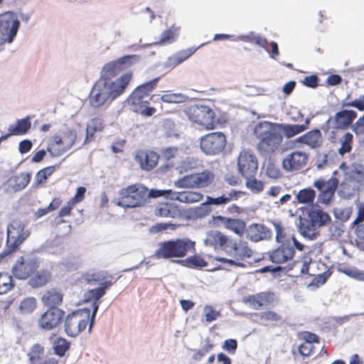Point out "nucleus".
<instances>
[{"instance_id": "1", "label": "nucleus", "mask_w": 364, "mask_h": 364, "mask_svg": "<svg viewBox=\"0 0 364 364\" xmlns=\"http://www.w3.org/2000/svg\"><path fill=\"white\" fill-rule=\"evenodd\" d=\"M116 205L124 208L142 207L149 203L150 198L161 196V190L149 189L141 184L136 183L122 188L119 192Z\"/></svg>"}, {"instance_id": "2", "label": "nucleus", "mask_w": 364, "mask_h": 364, "mask_svg": "<svg viewBox=\"0 0 364 364\" xmlns=\"http://www.w3.org/2000/svg\"><path fill=\"white\" fill-rule=\"evenodd\" d=\"M254 135L258 139L257 149L264 154L274 152L281 145L283 137L279 129V124L267 121L257 124Z\"/></svg>"}, {"instance_id": "3", "label": "nucleus", "mask_w": 364, "mask_h": 364, "mask_svg": "<svg viewBox=\"0 0 364 364\" xmlns=\"http://www.w3.org/2000/svg\"><path fill=\"white\" fill-rule=\"evenodd\" d=\"M127 79L125 77L124 82L115 86H112L111 83L104 80H98L92 86L89 95L90 106L95 108L108 106L114 100L124 92Z\"/></svg>"}, {"instance_id": "4", "label": "nucleus", "mask_w": 364, "mask_h": 364, "mask_svg": "<svg viewBox=\"0 0 364 364\" xmlns=\"http://www.w3.org/2000/svg\"><path fill=\"white\" fill-rule=\"evenodd\" d=\"M139 60V55H128L119 58L116 60L111 61L102 68L99 80H104L105 81L111 83L112 86H115L120 85L122 82H124V80L127 77L128 78L127 80V82H126L127 87L132 80V73L127 72L115 80H113V78L121 71L127 69L133 64L138 63Z\"/></svg>"}, {"instance_id": "5", "label": "nucleus", "mask_w": 364, "mask_h": 364, "mask_svg": "<svg viewBox=\"0 0 364 364\" xmlns=\"http://www.w3.org/2000/svg\"><path fill=\"white\" fill-rule=\"evenodd\" d=\"M159 77L144 83L138 86L127 98V102L132 105L133 111L146 116H151L155 112L154 107H148L149 100L154 96H150L149 92L156 86Z\"/></svg>"}, {"instance_id": "6", "label": "nucleus", "mask_w": 364, "mask_h": 364, "mask_svg": "<svg viewBox=\"0 0 364 364\" xmlns=\"http://www.w3.org/2000/svg\"><path fill=\"white\" fill-rule=\"evenodd\" d=\"M194 245L195 243L188 239L163 242L159 244V247L155 251V256L159 259L182 257L193 250Z\"/></svg>"}, {"instance_id": "7", "label": "nucleus", "mask_w": 364, "mask_h": 364, "mask_svg": "<svg viewBox=\"0 0 364 364\" xmlns=\"http://www.w3.org/2000/svg\"><path fill=\"white\" fill-rule=\"evenodd\" d=\"M77 140V132L75 129L67 127L54 134L48 145L47 151L51 156H62L69 151Z\"/></svg>"}, {"instance_id": "8", "label": "nucleus", "mask_w": 364, "mask_h": 364, "mask_svg": "<svg viewBox=\"0 0 364 364\" xmlns=\"http://www.w3.org/2000/svg\"><path fill=\"white\" fill-rule=\"evenodd\" d=\"M92 314H90V310L87 308L77 310L68 314L65 320L64 328L66 334L70 337H75L79 335L89 323V332L90 328Z\"/></svg>"}, {"instance_id": "9", "label": "nucleus", "mask_w": 364, "mask_h": 364, "mask_svg": "<svg viewBox=\"0 0 364 364\" xmlns=\"http://www.w3.org/2000/svg\"><path fill=\"white\" fill-rule=\"evenodd\" d=\"M225 252L232 259L220 257L218 261L228 263L232 266L244 267L245 265L241 262L245 258H249L252 255V250L249 247L247 243L240 240L236 242L230 238L228 245L225 247Z\"/></svg>"}, {"instance_id": "10", "label": "nucleus", "mask_w": 364, "mask_h": 364, "mask_svg": "<svg viewBox=\"0 0 364 364\" xmlns=\"http://www.w3.org/2000/svg\"><path fill=\"white\" fill-rule=\"evenodd\" d=\"M39 258L34 254H26L20 257L12 267L14 276L18 279H27L38 269Z\"/></svg>"}, {"instance_id": "11", "label": "nucleus", "mask_w": 364, "mask_h": 364, "mask_svg": "<svg viewBox=\"0 0 364 364\" xmlns=\"http://www.w3.org/2000/svg\"><path fill=\"white\" fill-rule=\"evenodd\" d=\"M19 26L20 21L15 13L9 11L0 15V46L14 41Z\"/></svg>"}, {"instance_id": "12", "label": "nucleus", "mask_w": 364, "mask_h": 364, "mask_svg": "<svg viewBox=\"0 0 364 364\" xmlns=\"http://www.w3.org/2000/svg\"><path fill=\"white\" fill-rule=\"evenodd\" d=\"M226 144L225 136L221 132L210 133L200 139V148L207 155L220 153Z\"/></svg>"}, {"instance_id": "13", "label": "nucleus", "mask_w": 364, "mask_h": 364, "mask_svg": "<svg viewBox=\"0 0 364 364\" xmlns=\"http://www.w3.org/2000/svg\"><path fill=\"white\" fill-rule=\"evenodd\" d=\"M237 169L244 178L255 176L258 170L256 156L248 151H242L237 157Z\"/></svg>"}, {"instance_id": "14", "label": "nucleus", "mask_w": 364, "mask_h": 364, "mask_svg": "<svg viewBox=\"0 0 364 364\" xmlns=\"http://www.w3.org/2000/svg\"><path fill=\"white\" fill-rule=\"evenodd\" d=\"M29 235L30 231L25 228L23 223L20 220H14L7 228V244L14 249Z\"/></svg>"}, {"instance_id": "15", "label": "nucleus", "mask_w": 364, "mask_h": 364, "mask_svg": "<svg viewBox=\"0 0 364 364\" xmlns=\"http://www.w3.org/2000/svg\"><path fill=\"white\" fill-rule=\"evenodd\" d=\"M186 114L190 120L200 125L208 127L213 123L214 112L208 106L192 105L188 109Z\"/></svg>"}, {"instance_id": "16", "label": "nucleus", "mask_w": 364, "mask_h": 364, "mask_svg": "<svg viewBox=\"0 0 364 364\" xmlns=\"http://www.w3.org/2000/svg\"><path fill=\"white\" fill-rule=\"evenodd\" d=\"M308 155L301 151L287 154L282 161L283 169L287 172H295L304 168L308 161Z\"/></svg>"}, {"instance_id": "17", "label": "nucleus", "mask_w": 364, "mask_h": 364, "mask_svg": "<svg viewBox=\"0 0 364 364\" xmlns=\"http://www.w3.org/2000/svg\"><path fill=\"white\" fill-rule=\"evenodd\" d=\"M101 287L87 291L84 294V300L85 302H92V318L91 320L90 328H92L97 312L99 309L100 302L99 300L106 293V290L112 285L111 281L103 280Z\"/></svg>"}, {"instance_id": "18", "label": "nucleus", "mask_w": 364, "mask_h": 364, "mask_svg": "<svg viewBox=\"0 0 364 364\" xmlns=\"http://www.w3.org/2000/svg\"><path fill=\"white\" fill-rule=\"evenodd\" d=\"M338 181L336 178H331L326 181L320 178L314 182V186L320 191L318 197V202L328 204L334 196Z\"/></svg>"}, {"instance_id": "19", "label": "nucleus", "mask_w": 364, "mask_h": 364, "mask_svg": "<svg viewBox=\"0 0 364 364\" xmlns=\"http://www.w3.org/2000/svg\"><path fill=\"white\" fill-rule=\"evenodd\" d=\"M65 315L64 311L58 308H49L40 316L38 324L40 328L51 331L60 323Z\"/></svg>"}, {"instance_id": "20", "label": "nucleus", "mask_w": 364, "mask_h": 364, "mask_svg": "<svg viewBox=\"0 0 364 364\" xmlns=\"http://www.w3.org/2000/svg\"><path fill=\"white\" fill-rule=\"evenodd\" d=\"M161 196L185 203H193L202 200V193L196 191L176 192L172 190H161Z\"/></svg>"}, {"instance_id": "21", "label": "nucleus", "mask_w": 364, "mask_h": 364, "mask_svg": "<svg viewBox=\"0 0 364 364\" xmlns=\"http://www.w3.org/2000/svg\"><path fill=\"white\" fill-rule=\"evenodd\" d=\"M245 234L247 239L255 242L269 240L272 237L271 230L264 225L259 223L250 225L245 230Z\"/></svg>"}, {"instance_id": "22", "label": "nucleus", "mask_w": 364, "mask_h": 364, "mask_svg": "<svg viewBox=\"0 0 364 364\" xmlns=\"http://www.w3.org/2000/svg\"><path fill=\"white\" fill-rule=\"evenodd\" d=\"M295 254L294 248L289 242L282 244L274 250L269 255L270 260L273 263L282 264L291 260Z\"/></svg>"}, {"instance_id": "23", "label": "nucleus", "mask_w": 364, "mask_h": 364, "mask_svg": "<svg viewBox=\"0 0 364 364\" xmlns=\"http://www.w3.org/2000/svg\"><path fill=\"white\" fill-rule=\"evenodd\" d=\"M230 238L219 231L213 230L207 233L205 245L215 250L220 249L225 252V247L228 245Z\"/></svg>"}, {"instance_id": "24", "label": "nucleus", "mask_w": 364, "mask_h": 364, "mask_svg": "<svg viewBox=\"0 0 364 364\" xmlns=\"http://www.w3.org/2000/svg\"><path fill=\"white\" fill-rule=\"evenodd\" d=\"M31 174L22 172L9 178L7 181L8 191L11 192H19L23 190L29 183Z\"/></svg>"}, {"instance_id": "25", "label": "nucleus", "mask_w": 364, "mask_h": 364, "mask_svg": "<svg viewBox=\"0 0 364 364\" xmlns=\"http://www.w3.org/2000/svg\"><path fill=\"white\" fill-rule=\"evenodd\" d=\"M274 294L267 292H261L254 295H248L242 298V302L248 304L255 310L259 309L273 298Z\"/></svg>"}, {"instance_id": "26", "label": "nucleus", "mask_w": 364, "mask_h": 364, "mask_svg": "<svg viewBox=\"0 0 364 364\" xmlns=\"http://www.w3.org/2000/svg\"><path fill=\"white\" fill-rule=\"evenodd\" d=\"M296 142L305 144L311 149L318 148L323 143L321 133L317 129L309 131L303 136L298 137Z\"/></svg>"}, {"instance_id": "27", "label": "nucleus", "mask_w": 364, "mask_h": 364, "mask_svg": "<svg viewBox=\"0 0 364 364\" xmlns=\"http://www.w3.org/2000/svg\"><path fill=\"white\" fill-rule=\"evenodd\" d=\"M299 231L301 235L308 239H316L318 232V227L313 223L312 220L302 218L299 217V223L298 225Z\"/></svg>"}, {"instance_id": "28", "label": "nucleus", "mask_w": 364, "mask_h": 364, "mask_svg": "<svg viewBox=\"0 0 364 364\" xmlns=\"http://www.w3.org/2000/svg\"><path fill=\"white\" fill-rule=\"evenodd\" d=\"M154 214L156 216L163 218H176L181 215V210L178 207L170 203L159 204L155 209Z\"/></svg>"}, {"instance_id": "29", "label": "nucleus", "mask_w": 364, "mask_h": 364, "mask_svg": "<svg viewBox=\"0 0 364 364\" xmlns=\"http://www.w3.org/2000/svg\"><path fill=\"white\" fill-rule=\"evenodd\" d=\"M355 111L344 109L336 114L334 117L335 126L338 129L348 127L356 117Z\"/></svg>"}, {"instance_id": "30", "label": "nucleus", "mask_w": 364, "mask_h": 364, "mask_svg": "<svg viewBox=\"0 0 364 364\" xmlns=\"http://www.w3.org/2000/svg\"><path fill=\"white\" fill-rule=\"evenodd\" d=\"M218 219L220 220L225 228L232 231L239 236H242L245 232V223L240 219H232L223 216H218Z\"/></svg>"}, {"instance_id": "31", "label": "nucleus", "mask_w": 364, "mask_h": 364, "mask_svg": "<svg viewBox=\"0 0 364 364\" xmlns=\"http://www.w3.org/2000/svg\"><path fill=\"white\" fill-rule=\"evenodd\" d=\"M136 158L141 168L148 171L154 168L159 160L157 154L154 151L141 152L136 155Z\"/></svg>"}, {"instance_id": "32", "label": "nucleus", "mask_w": 364, "mask_h": 364, "mask_svg": "<svg viewBox=\"0 0 364 364\" xmlns=\"http://www.w3.org/2000/svg\"><path fill=\"white\" fill-rule=\"evenodd\" d=\"M309 218L318 228L324 226L331 221V217L327 213L316 208L309 211Z\"/></svg>"}, {"instance_id": "33", "label": "nucleus", "mask_w": 364, "mask_h": 364, "mask_svg": "<svg viewBox=\"0 0 364 364\" xmlns=\"http://www.w3.org/2000/svg\"><path fill=\"white\" fill-rule=\"evenodd\" d=\"M63 300V294L54 289L47 291L42 296V301L50 308H58Z\"/></svg>"}, {"instance_id": "34", "label": "nucleus", "mask_w": 364, "mask_h": 364, "mask_svg": "<svg viewBox=\"0 0 364 364\" xmlns=\"http://www.w3.org/2000/svg\"><path fill=\"white\" fill-rule=\"evenodd\" d=\"M279 129L287 139L291 138L306 130V125L279 124Z\"/></svg>"}, {"instance_id": "35", "label": "nucleus", "mask_w": 364, "mask_h": 364, "mask_svg": "<svg viewBox=\"0 0 364 364\" xmlns=\"http://www.w3.org/2000/svg\"><path fill=\"white\" fill-rule=\"evenodd\" d=\"M31 123L29 121V117L18 119L15 124H11L9 127V132L14 135H22L26 134L31 128Z\"/></svg>"}, {"instance_id": "36", "label": "nucleus", "mask_w": 364, "mask_h": 364, "mask_svg": "<svg viewBox=\"0 0 364 364\" xmlns=\"http://www.w3.org/2000/svg\"><path fill=\"white\" fill-rule=\"evenodd\" d=\"M36 272V274L30 279L28 282L29 285L33 288L46 285L50 279V272L46 269H41Z\"/></svg>"}, {"instance_id": "37", "label": "nucleus", "mask_w": 364, "mask_h": 364, "mask_svg": "<svg viewBox=\"0 0 364 364\" xmlns=\"http://www.w3.org/2000/svg\"><path fill=\"white\" fill-rule=\"evenodd\" d=\"M178 36V29L171 27L162 32L159 41L154 43L156 46H166L174 42Z\"/></svg>"}, {"instance_id": "38", "label": "nucleus", "mask_w": 364, "mask_h": 364, "mask_svg": "<svg viewBox=\"0 0 364 364\" xmlns=\"http://www.w3.org/2000/svg\"><path fill=\"white\" fill-rule=\"evenodd\" d=\"M194 175L197 188L207 187L214 179V175L208 171L195 173Z\"/></svg>"}, {"instance_id": "39", "label": "nucleus", "mask_w": 364, "mask_h": 364, "mask_svg": "<svg viewBox=\"0 0 364 364\" xmlns=\"http://www.w3.org/2000/svg\"><path fill=\"white\" fill-rule=\"evenodd\" d=\"M28 356L31 360V364L42 363L45 360H43V347L39 344L33 345L28 353Z\"/></svg>"}, {"instance_id": "40", "label": "nucleus", "mask_w": 364, "mask_h": 364, "mask_svg": "<svg viewBox=\"0 0 364 364\" xmlns=\"http://www.w3.org/2000/svg\"><path fill=\"white\" fill-rule=\"evenodd\" d=\"M175 186L181 188H197L194 174L185 176L175 182Z\"/></svg>"}, {"instance_id": "41", "label": "nucleus", "mask_w": 364, "mask_h": 364, "mask_svg": "<svg viewBox=\"0 0 364 364\" xmlns=\"http://www.w3.org/2000/svg\"><path fill=\"white\" fill-rule=\"evenodd\" d=\"M315 191L311 188H304L299 191L296 198L301 203H310L315 198Z\"/></svg>"}, {"instance_id": "42", "label": "nucleus", "mask_w": 364, "mask_h": 364, "mask_svg": "<svg viewBox=\"0 0 364 364\" xmlns=\"http://www.w3.org/2000/svg\"><path fill=\"white\" fill-rule=\"evenodd\" d=\"M13 287L12 277L6 273H0V294H6Z\"/></svg>"}, {"instance_id": "43", "label": "nucleus", "mask_w": 364, "mask_h": 364, "mask_svg": "<svg viewBox=\"0 0 364 364\" xmlns=\"http://www.w3.org/2000/svg\"><path fill=\"white\" fill-rule=\"evenodd\" d=\"M353 135L350 133H346L341 139V147L338 149L340 155L343 156L350 151L352 149Z\"/></svg>"}, {"instance_id": "44", "label": "nucleus", "mask_w": 364, "mask_h": 364, "mask_svg": "<svg viewBox=\"0 0 364 364\" xmlns=\"http://www.w3.org/2000/svg\"><path fill=\"white\" fill-rule=\"evenodd\" d=\"M70 347V343L65 338H57L53 343V350L56 355L63 356Z\"/></svg>"}, {"instance_id": "45", "label": "nucleus", "mask_w": 364, "mask_h": 364, "mask_svg": "<svg viewBox=\"0 0 364 364\" xmlns=\"http://www.w3.org/2000/svg\"><path fill=\"white\" fill-rule=\"evenodd\" d=\"M82 278L87 284H95L102 282L105 279L106 276L103 272H89L85 274Z\"/></svg>"}, {"instance_id": "46", "label": "nucleus", "mask_w": 364, "mask_h": 364, "mask_svg": "<svg viewBox=\"0 0 364 364\" xmlns=\"http://www.w3.org/2000/svg\"><path fill=\"white\" fill-rule=\"evenodd\" d=\"M55 170V166H48L40 170L35 176V183L37 186L46 181Z\"/></svg>"}, {"instance_id": "47", "label": "nucleus", "mask_w": 364, "mask_h": 364, "mask_svg": "<svg viewBox=\"0 0 364 364\" xmlns=\"http://www.w3.org/2000/svg\"><path fill=\"white\" fill-rule=\"evenodd\" d=\"M246 179V186L253 193H260L264 188V185L261 181H258L254 177L245 178Z\"/></svg>"}, {"instance_id": "48", "label": "nucleus", "mask_w": 364, "mask_h": 364, "mask_svg": "<svg viewBox=\"0 0 364 364\" xmlns=\"http://www.w3.org/2000/svg\"><path fill=\"white\" fill-rule=\"evenodd\" d=\"M20 310L23 314H30L36 308V300L33 297L23 299L20 304Z\"/></svg>"}, {"instance_id": "49", "label": "nucleus", "mask_w": 364, "mask_h": 364, "mask_svg": "<svg viewBox=\"0 0 364 364\" xmlns=\"http://www.w3.org/2000/svg\"><path fill=\"white\" fill-rule=\"evenodd\" d=\"M186 96L181 93H168L161 97V100L166 103H181L184 102Z\"/></svg>"}, {"instance_id": "50", "label": "nucleus", "mask_w": 364, "mask_h": 364, "mask_svg": "<svg viewBox=\"0 0 364 364\" xmlns=\"http://www.w3.org/2000/svg\"><path fill=\"white\" fill-rule=\"evenodd\" d=\"M203 315L205 321L210 323L215 321L220 316V314L219 311L214 309L212 306L207 305L203 308Z\"/></svg>"}, {"instance_id": "51", "label": "nucleus", "mask_w": 364, "mask_h": 364, "mask_svg": "<svg viewBox=\"0 0 364 364\" xmlns=\"http://www.w3.org/2000/svg\"><path fill=\"white\" fill-rule=\"evenodd\" d=\"M206 344L201 348L196 351L193 355V359L200 360L205 354L209 353L213 348V344L210 342L209 339L205 340Z\"/></svg>"}, {"instance_id": "52", "label": "nucleus", "mask_w": 364, "mask_h": 364, "mask_svg": "<svg viewBox=\"0 0 364 364\" xmlns=\"http://www.w3.org/2000/svg\"><path fill=\"white\" fill-rule=\"evenodd\" d=\"M211 211L209 203H208V200L201 203L199 206L196 207L193 210V213L195 216L197 218H203L208 215Z\"/></svg>"}, {"instance_id": "53", "label": "nucleus", "mask_w": 364, "mask_h": 364, "mask_svg": "<svg viewBox=\"0 0 364 364\" xmlns=\"http://www.w3.org/2000/svg\"><path fill=\"white\" fill-rule=\"evenodd\" d=\"M187 266L190 267H205L208 263L198 256L191 257L186 260Z\"/></svg>"}, {"instance_id": "54", "label": "nucleus", "mask_w": 364, "mask_h": 364, "mask_svg": "<svg viewBox=\"0 0 364 364\" xmlns=\"http://www.w3.org/2000/svg\"><path fill=\"white\" fill-rule=\"evenodd\" d=\"M272 223H273V225L274 227L275 232H276V237H275L276 241L278 243H282V244L285 243L284 238H285L286 234L284 232V229L282 226L281 223L279 222H273Z\"/></svg>"}, {"instance_id": "55", "label": "nucleus", "mask_w": 364, "mask_h": 364, "mask_svg": "<svg viewBox=\"0 0 364 364\" xmlns=\"http://www.w3.org/2000/svg\"><path fill=\"white\" fill-rule=\"evenodd\" d=\"M266 174L269 178L277 179L281 176L282 173L274 164H269L267 166Z\"/></svg>"}, {"instance_id": "56", "label": "nucleus", "mask_w": 364, "mask_h": 364, "mask_svg": "<svg viewBox=\"0 0 364 364\" xmlns=\"http://www.w3.org/2000/svg\"><path fill=\"white\" fill-rule=\"evenodd\" d=\"M261 320L265 321H278L281 320V316L274 311H265L259 314Z\"/></svg>"}, {"instance_id": "57", "label": "nucleus", "mask_w": 364, "mask_h": 364, "mask_svg": "<svg viewBox=\"0 0 364 364\" xmlns=\"http://www.w3.org/2000/svg\"><path fill=\"white\" fill-rule=\"evenodd\" d=\"M197 50L195 48H189L186 50H181L176 53L180 63H182L189 57H191Z\"/></svg>"}, {"instance_id": "58", "label": "nucleus", "mask_w": 364, "mask_h": 364, "mask_svg": "<svg viewBox=\"0 0 364 364\" xmlns=\"http://www.w3.org/2000/svg\"><path fill=\"white\" fill-rule=\"evenodd\" d=\"M175 225L171 223H156L149 228V232L151 233H158L162 231H164L168 229V228H171V229H174Z\"/></svg>"}, {"instance_id": "59", "label": "nucleus", "mask_w": 364, "mask_h": 364, "mask_svg": "<svg viewBox=\"0 0 364 364\" xmlns=\"http://www.w3.org/2000/svg\"><path fill=\"white\" fill-rule=\"evenodd\" d=\"M237 348V341L235 339L225 340L223 348L230 354H234Z\"/></svg>"}, {"instance_id": "60", "label": "nucleus", "mask_w": 364, "mask_h": 364, "mask_svg": "<svg viewBox=\"0 0 364 364\" xmlns=\"http://www.w3.org/2000/svg\"><path fill=\"white\" fill-rule=\"evenodd\" d=\"M242 194L243 193L242 191H238L232 189L229 192L225 193L223 196L226 199V203H228L232 200L238 199Z\"/></svg>"}, {"instance_id": "61", "label": "nucleus", "mask_w": 364, "mask_h": 364, "mask_svg": "<svg viewBox=\"0 0 364 364\" xmlns=\"http://www.w3.org/2000/svg\"><path fill=\"white\" fill-rule=\"evenodd\" d=\"M318 77L314 75L305 77L302 81L304 85L311 88L316 87L318 86Z\"/></svg>"}, {"instance_id": "62", "label": "nucleus", "mask_w": 364, "mask_h": 364, "mask_svg": "<svg viewBox=\"0 0 364 364\" xmlns=\"http://www.w3.org/2000/svg\"><path fill=\"white\" fill-rule=\"evenodd\" d=\"M312 345L310 342H304L299 346V352L303 356H309L312 350Z\"/></svg>"}, {"instance_id": "63", "label": "nucleus", "mask_w": 364, "mask_h": 364, "mask_svg": "<svg viewBox=\"0 0 364 364\" xmlns=\"http://www.w3.org/2000/svg\"><path fill=\"white\" fill-rule=\"evenodd\" d=\"M346 274L359 281L364 282V272L358 269H348L345 272Z\"/></svg>"}, {"instance_id": "64", "label": "nucleus", "mask_w": 364, "mask_h": 364, "mask_svg": "<svg viewBox=\"0 0 364 364\" xmlns=\"http://www.w3.org/2000/svg\"><path fill=\"white\" fill-rule=\"evenodd\" d=\"M33 146L31 141L28 139H24L20 141L18 146V151L21 154H26L28 152Z\"/></svg>"}]
</instances>
